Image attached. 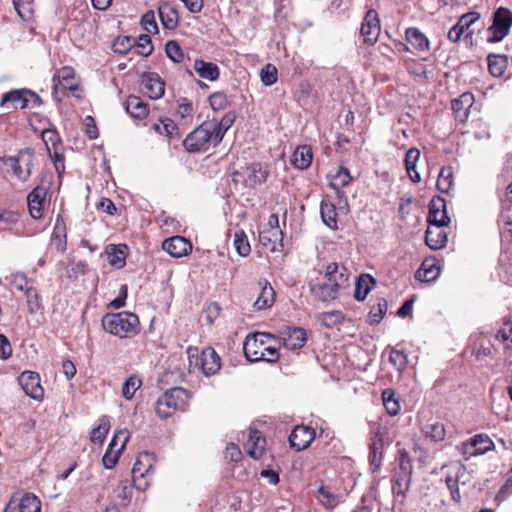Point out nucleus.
I'll return each instance as SVG.
<instances>
[{
  "instance_id": "680f3d73",
  "label": "nucleus",
  "mask_w": 512,
  "mask_h": 512,
  "mask_svg": "<svg viewBox=\"0 0 512 512\" xmlns=\"http://www.w3.org/2000/svg\"><path fill=\"white\" fill-rule=\"evenodd\" d=\"M387 312V301L380 299L370 310L371 323H379Z\"/></svg>"
},
{
  "instance_id": "39448f33",
  "label": "nucleus",
  "mask_w": 512,
  "mask_h": 512,
  "mask_svg": "<svg viewBox=\"0 0 512 512\" xmlns=\"http://www.w3.org/2000/svg\"><path fill=\"white\" fill-rule=\"evenodd\" d=\"M512 26V12L505 8H498L493 15L492 25L487 30V41L497 43L502 41L510 31Z\"/></svg>"
},
{
  "instance_id": "412c9836",
  "label": "nucleus",
  "mask_w": 512,
  "mask_h": 512,
  "mask_svg": "<svg viewBox=\"0 0 512 512\" xmlns=\"http://www.w3.org/2000/svg\"><path fill=\"white\" fill-rule=\"evenodd\" d=\"M244 181L247 187H256L266 182L269 172L265 166L260 163H252L244 171Z\"/></svg>"
},
{
  "instance_id": "5fc2aeb1",
  "label": "nucleus",
  "mask_w": 512,
  "mask_h": 512,
  "mask_svg": "<svg viewBox=\"0 0 512 512\" xmlns=\"http://www.w3.org/2000/svg\"><path fill=\"white\" fill-rule=\"evenodd\" d=\"M152 128L157 133H159L161 135H166V136H172L178 130L176 123L169 118H165V119L160 120L157 123H154Z\"/></svg>"
},
{
  "instance_id": "423d86ee",
  "label": "nucleus",
  "mask_w": 512,
  "mask_h": 512,
  "mask_svg": "<svg viewBox=\"0 0 512 512\" xmlns=\"http://www.w3.org/2000/svg\"><path fill=\"white\" fill-rule=\"evenodd\" d=\"M34 162V153L30 149L20 150L17 155L8 157L5 165L8 166L13 175L22 182L27 181L31 176V169Z\"/></svg>"
},
{
  "instance_id": "f3484780",
  "label": "nucleus",
  "mask_w": 512,
  "mask_h": 512,
  "mask_svg": "<svg viewBox=\"0 0 512 512\" xmlns=\"http://www.w3.org/2000/svg\"><path fill=\"white\" fill-rule=\"evenodd\" d=\"M142 86L150 99L157 100L164 95L165 83L157 73H144L142 76Z\"/></svg>"
},
{
  "instance_id": "393cba45",
  "label": "nucleus",
  "mask_w": 512,
  "mask_h": 512,
  "mask_svg": "<svg viewBox=\"0 0 512 512\" xmlns=\"http://www.w3.org/2000/svg\"><path fill=\"white\" fill-rule=\"evenodd\" d=\"M46 196V190L43 187H35L27 196L29 213L34 219L42 216L43 201Z\"/></svg>"
},
{
  "instance_id": "09e8293b",
  "label": "nucleus",
  "mask_w": 512,
  "mask_h": 512,
  "mask_svg": "<svg viewBox=\"0 0 512 512\" xmlns=\"http://www.w3.org/2000/svg\"><path fill=\"white\" fill-rule=\"evenodd\" d=\"M233 244L236 252L241 257H246L250 254L251 247L244 231L235 232Z\"/></svg>"
},
{
  "instance_id": "f257e3e1",
  "label": "nucleus",
  "mask_w": 512,
  "mask_h": 512,
  "mask_svg": "<svg viewBox=\"0 0 512 512\" xmlns=\"http://www.w3.org/2000/svg\"><path fill=\"white\" fill-rule=\"evenodd\" d=\"M269 340H275V336L268 332L248 334L243 342V351L247 360L276 362L279 358L278 349L270 345Z\"/></svg>"
},
{
  "instance_id": "c85d7f7f",
  "label": "nucleus",
  "mask_w": 512,
  "mask_h": 512,
  "mask_svg": "<svg viewBox=\"0 0 512 512\" xmlns=\"http://www.w3.org/2000/svg\"><path fill=\"white\" fill-rule=\"evenodd\" d=\"M265 439L258 430H250L245 444L247 453L254 459H260L264 453Z\"/></svg>"
},
{
  "instance_id": "6e6d98bb",
  "label": "nucleus",
  "mask_w": 512,
  "mask_h": 512,
  "mask_svg": "<svg viewBox=\"0 0 512 512\" xmlns=\"http://www.w3.org/2000/svg\"><path fill=\"white\" fill-rule=\"evenodd\" d=\"M167 57L174 63H181L184 59V53L178 42L170 40L165 45Z\"/></svg>"
},
{
  "instance_id": "2eb2a0df",
  "label": "nucleus",
  "mask_w": 512,
  "mask_h": 512,
  "mask_svg": "<svg viewBox=\"0 0 512 512\" xmlns=\"http://www.w3.org/2000/svg\"><path fill=\"white\" fill-rule=\"evenodd\" d=\"M315 438V430L308 426H296L289 436L292 448L297 451L306 449Z\"/></svg>"
},
{
  "instance_id": "473e14b6",
  "label": "nucleus",
  "mask_w": 512,
  "mask_h": 512,
  "mask_svg": "<svg viewBox=\"0 0 512 512\" xmlns=\"http://www.w3.org/2000/svg\"><path fill=\"white\" fill-rule=\"evenodd\" d=\"M196 73L203 79L215 81L219 78V68L215 63L197 59L193 66Z\"/></svg>"
},
{
  "instance_id": "2f4dec72",
  "label": "nucleus",
  "mask_w": 512,
  "mask_h": 512,
  "mask_svg": "<svg viewBox=\"0 0 512 512\" xmlns=\"http://www.w3.org/2000/svg\"><path fill=\"white\" fill-rule=\"evenodd\" d=\"M105 252L108 256L109 263L117 268H122L125 265V259L127 256V246L124 244H109Z\"/></svg>"
},
{
  "instance_id": "0e129e2a",
  "label": "nucleus",
  "mask_w": 512,
  "mask_h": 512,
  "mask_svg": "<svg viewBox=\"0 0 512 512\" xmlns=\"http://www.w3.org/2000/svg\"><path fill=\"white\" fill-rule=\"evenodd\" d=\"M41 137L49 152L51 151V148L56 149V146L60 140L58 133L53 129L44 130L41 134Z\"/></svg>"
},
{
  "instance_id": "4468645a",
  "label": "nucleus",
  "mask_w": 512,
  "mask_h": 512,
  "mask_svg": "<svg viewBox=\"0 0 512 512\" xmlns=\"http://www.w3.org/2000/svg\"><path fill=\"white\" fill-rule=\"evenodd\" d=\"M381 27L378 14L375 10H369L364 18L361 26V35L364 38V42L373 45L377 42L380 35Z\"/></svg>"
},
{
  "instance_id": "72a5a7b5",
  "label": "nucleus",
  "mask_w": 512,
  "mask_h": 512,
  "mask_svg": "<svg viewBox=\"0 0 512 512\" xmlns=\"http://www.w3.org/2000/svg\"><path fill=\"white\" fill-rule=\"evenodd\" d=\"M454 475L448 474L445 479L447 488L450 490L452 499L454 501H460V493L458 489V482L466 472V467L461 464H457L453 467Z\"/></svg>"
},
{
  "instance_id": "6e6552de",
  "label": "nucleus",
  "mask_w": 512,
  "mask_h": 512,
  "mask_svg": "<svg viewBox=\"0 0 512 512\" xmlns=\"http://www.w3.org/2000/svg\"><path fill=\"white\" fill-rule=\"evenodd\" d=\"M3 512H41V501L32 493L16 492L10 497Z\"/></svg>"
},
{
  "instance_id": "e2e57ef3",
  "label": "nucleus",
  "mask_w": 512,
  "mask_h": 512,
  "mask_svg": "<svg viewBox=\"0 0 512 512\" xmlns=\"http://www.w3.org/2000/svg\"><path fill=\"white\" fill-rule=\"evenodd\" d=\"M141 25L144 30L148 33L156 34L158 33V26L155 19L154 11L150 10L146 12L141 18Z\"/></svg>"
},
{
  "instance_id": "79ce46f5",
  "label": "nucleus",
  "mask_w": 512,
  "mask_h": 512,
  "mask_svg": "<svg viewBox=\"0 0 512 512\" xmlns=\"http://www.w3.org/2000/svg\"><path fill=\"white\" fill-rule=\"evenodd\" d=\"M52 241L59 252L66 250V226L63 219L58 215L52 234Z\"/></svg>"
},
{
  "instance_id": "ddd939ff",
  "label": "nucleus",
  "mask_w": 512,
  "mask_h": 512,
  "mask_svg": "<svg viewBox=\"0 0 512 512\" xmlns=\"http://www.w3.org/2000/svg\"><path fill=\"white\" fill-rule=\"evenodd\" d=\"M19 384L26 395L34 400H41L44 390L40 385V376L33 371H24L18 378Z\"/></svg>"
},
{
  "instance_id": "a878e982",
  "label": "nucleus",
  "mask_w": 512,
  "mask_h": 512,
  "mask_svg": "<svg viewBox=\"0 0 512 512\" xmlns=\"http://www.w3.org/2000/svg\"><path fill=\"white\" fill-rule=\"evenodd\" d=\"M474 96L472 93L465 92L459 98L452 101V109L456 118L464 122L469 115V110L473 106Z\"/></svg>"
},
{
  "instance_id": "5701e85b",
  "label": "nucleus",
  "mask_w": 512,
  "mask_h": 512,
  "mask_svg": "<svg viewBox=\"0 0 512 512\" xmlns=\"http://www.w3.org/2000/svg\"><path fill=\"white\" fill-rule=\"evenodd\" d=\"M259 241L272 252L278 251L283 247V232L276 228L265 229L260 232Z\"/></svg>"
},
{
  "instance_id": "4d7b16f0",
  "label": "nucleus",
  "mask_w": 512,
  "mask_h": 512,
  "mask_svg": "<svg viewBox=\"0 0 512 512\" xmlns=\"http://www.w3.org/2000/svg\"><path fill=\"white\" fill-rule=\"evenodd\" d=\"M136 43V39L130 36H122L115 39L112 48L114 52L119 54H125L130 51Z\"/></svg>"
},
{
  "instance_id": "de8ad7c7",
  "label": "nucleus",
  "mask_w": 512,
  "mask_h": 512,
  "mask_svg": "<svg viewBox=\"0 0 512 512\" xmlns=\"http://www.w3.org/2000/svg\"><path fill=\"white\" fill-rule=\"evenodd\" d=\"M382 400L383 404L387 410V412L391 416H395L400 411V404L398 399L395 397V393L391 389H386L382 392Z\"/></svg>"
},
{
  "instance_id": "6ab92c4d",
  "label": "nucleus",
  "mask_w": 512,
  "mask_h": 512,
  "mask_svg": "<svg viewBox=\"0 0 512 512\" xmlns=\"http://www.w3.org/2000/svg\"><path fill=\"white\" fill-rule=\"evenodd\" d=\"M281 340L287 349L296 350L306 343V332L298 327H285L281 331Z\"/></svg>"
},
{
  "instance_id": "0eeeda50",
  "label": "nucleus",
  "mask_w": 512,
  "mask_h": 512,
  "mask_svg": "<svg viewBox=\"0 0 512 512\" xmlns=\"http://www.w3.org/2000/svg\"><path fill=\"white\" fill-rule=\"evenodd\" d=\"M155 463V458L152 453L147 451L141 452L132 469V482L137 490H145L148 482L145 479L152 470Z\"/></svg>"
},
{
  "instance_id": "7ed1b4c3",
  "label": "nucleus",
  "mask_w": 512,
  "mask_h": 512,
  "mask_svg": "<svg viewBox=\"0 0 512 512\" xmlns=\"http://www.w3.org/2000/svg\"><path fill=\"white\" fill-rule=\"evenodd\" d=\"M190 394L182 387L166 390L155 403L156 414L166 419L177 411H186L189 406Z\"/></svg>"
},
{
  "instance_id": "cd10ccee",
  "label": "nucleus",
  "mask_w": 512,
  "mask_h": 512,
  "mask_svg": "<svg viewBox=\"0 0 512 512\" xmlns=\"http://www.w3.org/2000/svg\"><path fill=\"white\" fill-rule=\"evenodd\" d=\"M444 226L428 225L425 234L426 244L434 250L440 249L445 246L447 242V234L443 230Z\"/></svg>"
},
{
  "instance_id": "338daca9",
  "label": "nucleus",
  "mask_w": 512,
  "mask_h": 512,
  "mask_svg": "<svg viewBox=\"0 0 512 512\" xmlns=\"http://www.w3.org/2000/svg\"><path fill=\"white\" fill-rule=\"evenodd\" d=\"M117 497L128 503L132 497V486L128 480L121 481L117 488Z\"/></svg>"
},
{
  "instance_id": "dca6fc26",
  "label": "nucleus",
  "mask_w": 512,
  "mask_h": 512,
  "mask_svg": "<svg viewBox=\"0 0 512 512\" xmlns=\"http://www.w3.org/2000/svg\"><path fill=\"white\" fill-rule=\"evenodd\" d=\"M197 360L206 376L216 374L221 368V358L212 347L203 349ZM196 364L198 365V362Z\"/></svg>"
},
{
  "instance_id": "f03ea898",
  "label": "nucleus",
  "mask_w": 512,
  "mask_h": 512,
  "mask_svg": "<svg viewBox=\"0 0 512 512\" xmlns=\"http://www.w3.org/2000/svg\"><path fill=\"white\" fill-rule=\"evenodd\" d=\"M101 322L106 332L119 338L132 337L139 332L138 316L128 311L107 313L103 316Z\"/></svg>"
},
{
  "instance_id": "aec40b11",
  "label": "nucleus",
  "mask_w": 512,
  "mask_h": 512,
  "mask_svg": "<svg viewBox=\"0 0 512 512\" xmlns=\"http://www.w3.org/2000/svg\"><path fill=\"white\" fill-rule=\"evenodd\" d=\"M450 218L447 215L446 203L442 198L433 199L429 205L428 224L447 226Z\"/></svg>"
},
{
  "instance_id": "a211bd4d",
  "label": "nucleus",
  "mask_w": 512,
  "mask_h": 512,
  "mask_svg": "<svg viewBox=\"0 0 512 512\" xmlns=\"http://www.w3.org/2000/svg\"><path fill=\"white\" fill-rule=\"evenodd\" d=\"M162 248L170 256L180 258L188 255L192 251V244L182 236H173L164 240Z\"/></svg>"
},
{
  "instance_id": "603ef678",
  "label": "nucleus",
  "mask_w": 512,
  "mask_h": 512,
  "mask_svg": "<svg viewBox=\"0 0 512 512\" xmlns=\"http://www.w3.org/2000/svg\"><path fill=\"white\" fill-rule=\"evenodd\" d=\"M480 18V13L476 11H471L466 14H463L457 21V25L461 28V30L465 33L467 32L466 37L472 36L473 32L469 31V28Z\"/></svg>"
},
{
  "instance_id": "c756f323",
  "label": "nucleus",
  "mask_w": 512,
  "mask_h": 512,
  "mask_svg": "<svg viewBox=\"0 0 512 512\" xmlns=\"http://www.w3.org/2000/svg\"><path fill=\"white\" fill-rule=\"evenodd\" d=\"M158 15L164 28L172 30L177 27L178 13L170 3H160L158 7Z\"/></svg>"
},
{
  "instance_id": "b1692460",
  "label": "nucleus",
  "mask_w": 512,
  "mask_h": 512,
  "mask_svg": "<svg viewBox=\"0 0 512 512\" xmlns=\"http://www.w3.org/2000/svg\"><path fill=\"white\" fill-rule=\"evenodd\" d=\"M312 295L323 302L334 300L338 297L340 292L336 290L331 283L324 279V281H317L310 284Z\"/></svg>"
},
{
  "instance_id": "37998d69",
  "label": "nucleus",
  "mask_w": 512,
  "mask_h": 512,
  "mask_svg": "<svg viewBox=\"0 0 512 512\" xmlns=\"http://www.w3.org/2000/svg\"><path fill=\"white\" fill-rule=\"evenodd\" d=\"M438 275L439 268L436 266L435 261L426 259L416 272L415 277L422 282H430L436 279Z\"/></svg>"
},
{
  "instance_id": "ea45409f",
  "label": "nucleus",
  "mask_w": 512,
  "mask_h": 512,
  "mask_svg": "<svg viewBox=\"0 0 512 512\" xmlns=\"http://www.w3.org/2000/svg\"><path fill=\"white\" fill-rule=\"evenodd\" d=\"M320 215L323 223L330 229H338L337 212L333 203L322 201L320 205Z\"/></svg>"
},
{
  "instance_id": "9b49d317",
  "label": "nucleus",
  "mask_w": 512,
  "mask_h": 512,
  "mask_svg": "<svg viewBox=\"0 0 512 512\" xmlns=\"http://www.w3.org/2000/svg\"><path fill=\"white\" fill-rule=\"evenodd\" d=\"M324 279L331 283L340 293L350 286V272L344 265L335 262L326 266Z\"/></svg>"
},
{
  "instance_id": "4be33fe9",
  "label": "nucleus",
  "mask_w": 512,
  "mask_h": 512,
  "mask_svg": "<svg viewBox=\"0 0 512 512\" xmlns=\"http://www.w3.org/2000/svg\"><path fill=\"white\" fill-rule=\"evenodd\" d=\"M27 94V89L10 91L3 94L0 104L2 107L7 108L11 104L13 109H26L30 107V99L27 97Z\"/></svg>"
},
{
  "instance_id": "7c9ffc66",
  "label": "nucleus",
  "mask_w": 512,
  "mask_h": 512,
  "mask_svg": "<svg viewBox=\"0 0 512 512\" xmlns=\"http://www.w3.org/2000/svg\"><path fill=\"white\" fill-rule=\"evenodd\" d=\"M125 109L135 119H144L149 113L146 103L138 96H129L125 102Z\"/></svg>"
},
{
  "instance_id": "49530a36",
  "label": "nucleus",
  "mask_w": 512,
  "mask_h": 512,
  "mask_svg": "<svg viewBox=\"0 0 512 512\" xmlns=\"http://www.w3.org/2000/svg\"><path fill=\"white\" fill-rule=\"evenodd\" d=\"M453 172L451 167H443L437 180V189L441 193H449L453 187Z\"/></svg>"
},
{
  "instance_id": "e433bc0d",
  "label": "nucleus",
  "mask_w": 512,
  "mask_h": 512,
  "mask_svg": "<svg viewBox=\"0 0 512 512\" xmlns=\"http://www.w3.org/2000/svg\"><path fill=\"white\" fill-rule=\"evenodd\" d=\"M488 70L493 77H501L508 67V57L501 54H489Z\"/></svg>"
},
{
  "instance_id": "a19ab883",
  "label": "nucleus",
  "mask_w": 512,
  "mask_h": 512,
  "mask_svg": "<svg viewBox=\"0 0 512 512\" xmlns=\"http://www.w3.org/2000/svg\"><path fill=\"white\" fill-rule=\"evenodd\" d=\"M375 284V279L368 275H361L355 283L354 298L357 301H363L366 299L368 293Z\"/></svg>"
},
{
  "instance_id": "774afa93",
  "label": "nucleus",
  "mask_w": 512,
  "mask_h": 512,
  "mask_svg": "<svg viewBox=\"0 0 512 512\" xmlns=\"http://www.w3.org/2000/svg\"><path fill=\"white\" fill-rule=\"evenodd\" d=\"M496 338L500 340L507 349L512 348V327L506 326L501 328L498 331Z\"/></svg>"
},
{
  "instance_id": "4c0bfd02",
  "label": "nucleus",
  "mask_w": 512,
  "mask_h": 512,
  "mask_svg": "<svg viewBox=\"0 0 512 512\" xmlns=\"http://www.w3.org/2000/svg\"><path fill=\"white\" fill-rule=\"evenodd\" d=\"M407 42L418 51L429 50L428 38L418 28H408L405 32Z\"/></svg>"
},
{
  "instance_id": "69168bd1",
  "label": "nucleus",
  "mask_w": 512,
  "mask_h": 512,
  "mask_svg": "<svg viewBox=\"0 0 512 512\" xmlns=\"http://www.w3.org/2000/svg\"><path fill=\"white\" fill-rule=\"evenodd\" d=\"M108 430H109V427H108L107 423H105L104 421L101 422L98 427L94 428L91 431L90 440L94 443H97V442L101 443L105 439V437L108 433Z\"/></svg>"
},
{
  "instance_id": "052dcab7",
  "label": "nucleus",
  "mask_w": 512,
  "mask_h": 512,
  "mask_svg": "<svg viewBox=\"0 0 512 512\" xmlns=\"http://www.w3.org/2000/svg\"><path fill=\"white\" fill-rule=\"evenodd\" d=\"M389 361L398 371H403L408 364L407 355L403 351L396 349L390 352Z\"/></svg>"
},
{
  "instance_id": "9d476101",
  "label": "nucleus",
  "mask_w": 512,
  "mask_h": 512,
  "mask_svg": "<svg viewBox=\"0 0 512 512\" xmlns=\"http://www.w3.org/2000/svg\"><path fill=\"white\" fill-rule=\"evenodd\" d=\"M128 439L127 430H120L114 434L102 458V463L106 469H112L117 464L121 451L126 446Z\"/></svg>"
},
{
  "instance_id": "58836bf2",
  "label": "nucleus",
  "mask_w": 512,
  "mask_h": 512,
  "mask_svg": "<svg viewBox=\"0 0 512 512\" xmlns=\"http://www.w3.org/2000/svg\"><path fill=\"white\" fill-rule=\"evenodd\" d=\"M313 158L312 150L309 146L298 147L292 156L291 163L298 169H306L311 165Z\"/></svg>"
},
{
  "instance_id": "20e7f679",
  "label": "nucleus",
  "mask_w": 512,
  "mask_h": 512,
  "mask_svg": "<svg viewBox=\"0 0 512 512\" xmlns=\"http://www.w3.org/2000/svg\"><path fill=\"white\" fill-rule=\"evenodd\" d=\"M211 144L214 146V130L208 121L196 127L183 141L189 152L207 151Z\"/></svg>"
},
{
  "instance_id": "a18cd8bd",
  "label": "nucleus",
  "mask_w": 512,
  "mask_h": 512,
  "mask_svg": "<svg viewBox=\"0 0 512 512\" xmlns=\"http://www.w3.org/2000/svg\"><path fill=\"white\" fill-rule=\"evenodd\" d=\"M422 432L426 438H429L433 442L443 441L446 436L444 424L438 421L424 425Z\"/></svg>"
},
{
  "instance_id": "13d9d810",
  "label": "nucleus",
  "mask_w": 512,
  "mask_h": 512,
  "mask_svg": "<svg viewBox=\"0 0 512 512\" xmlns=\"http://www.w3.org/2000/svg\"><path fill=\"white\" fill-rule=\"evenodd\" d=\"M14 8L18 14V16L24 20L28 21L32 17V5L31 0H13Z\"/></svg>"
},
{
  "instance_id": "1a4fd4ad",
  "label": "nucleus",
  "mask_w": 512,
  "mask_h": 512,
  "mask_svg": "<svg viewBox=\"0 0 512 512\" xmlns=\"http://www.w3.org/2000/svg\"><path fill=\"white\" fill-rule=\"evenodd\" d=\"M413 473V465L408 456H401L399 461V467L395 473L394 484H393V493L406 497V493L408 492L412 480Z\"/></svg>"
},
{
  "instance_id": "c9c22d12",
  "label": "nucleus",
  "mask_w": 512,
  "mask_h": 512,
  "mask_svg": "<svg viewBox=\"0 0 512 512\" xmlns=\"http://www.w3.org/2000/svg\"><path fill=\"white\" fill-rule=\"evenodd\" d=\"M234 119H235L234 115L226 114L225 116L222 117V119L219 122L208 121V123L211 125V127L214 130V146H217L218 144L221 143L227 130L233 124Z\"/></svg>"
},
{
  "instance_id": "3c124183",
  "label": "nucleus",
  "mask_w": 512,
  "mask_h": 512,
  "mask_svg": "<svg viewBox=\"0 0 512 512\" xmlns=\"http://www.w3.org/2000/svg\"><path fill=\"white\" fill-rule=\"evenodd\" d=\"M141 385L142 382L138 377L134 375L130 376L122 385V396L126 400H131Z\"/></svg>"
},
{
  "instance_id": "bf43d9fd",
  "label": "nucleus",
  "mask_w": 512,
  "mask_h": 512,
  "mask_svg": "<svg viewBox=\"0 0 512 512\" xmlns=\"http://www.w3.org/2000/svg\"><path fill=\"white\" fill-rule=\"evenodd\" d=\"M261 81L266 86H271L277 81V69L273 64H266L260 72Z\"/></svg>"
},
{
  "instance_id": "c03bdc74",
  "label": "nucleus",
  "mask_w": 512,
  "mask_h": 512,
  "mask_svg": "<svg viewBox=\"0 0 512 512\" xmlns=\"http://www.w3.org/2000/svg\"><path fill=\"white\" fill-rule=\"evenodd\" d=\"M275 301V292L271 285L268 282H265L264 286L261 289V292L254 303V307L257 310H262L269 308L273 305Z\"/></svg>"
},
{
  "instance_id": "8fccbe9b",
  "label": "nucleus",
  "mask_w": 512,
  "mask_h": 512,
  "mask_svg": "<svg viewBox=\"0 0 512 512\" xmlns=\"http://www.w3.org/2000/svg\"><path fill=\"white\" fill-rule=\"evenodd\" d=\"M473 442L477 456L483 455L490 450H493L495 445L493 441L484 434H478L473 437Z\"/></svg>"
},
{
  "instance_id": "f8f14e48",
  "label": "nucleus",
  "mask_w": 512,
  "mask_h": 512,
  "mask_svg": "<svg viewBox=\"0 0 512 512\" xmlns=\"http://www.w3.org/2000/svg\"><path fill=\"white\" fill-rule=\"evenodd\" d=\"M383 432L380 426H374L371 429V439L369 444V463L372 472H376L382 462L383 455Z\"/></svg>"
},
{
  "instance_id": "864d4df0",
  "label": "nucleus",
  "mask_w": 512,
  "mask_h": 512,
  "mask_svg": "<svg viewBox=\"0 0 512 512\" xmlns=\"http://www.w3.org/2000/svg\"><path fill=\"white\" fill-rule=\"evenodd\" d=\"M134 47L136 48V52L144 57L151 55L154 49L151 37L147 34L140 35Z\"/></svg>"
},
{
  "instance_id": "bb28decb",
  "label": "nucleus",
  "mask_w": 512,
  "mask_h": 512,
  "mask_svg": "<svg viewBox=\"0 0 512 512\" xmlns=\"http://www.w3.org/2000/svg\"><path fill=\"white\" fill-rule=\"evenodd\" d=\"M329 186L337 192L339 197L342 196L341 189L346 187L352 181L349 170L345 167H339L335 171L328 174Z\"/></svg>"
},
{
  "instance_id": "f704fd0d",
  "label": "nucleus",
  "mask_w": 512,
  "mask_h": 512,
  "mask_svg": "<svg viewBox=\"0 0 512 512\" xmlns=\"http://www.w3.org/2000/svg\"><path fill=\"white\" fill-rule=\"evenodd\" d=\"M420 158V150L413 147L410 148L405 156V168L410 180L414 183L421 181L420 174L416 170V164Z\"/></svg>"
}]
</instances>
